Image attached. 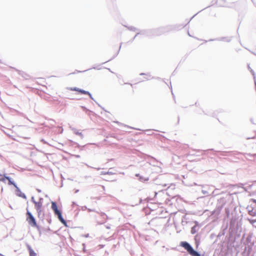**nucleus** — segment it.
I'll return each mask as SVG.
<instances>
[{"mask_svg":"<svg viewBox=\"0 0 256 256\" xmlns=\"http://www.w3.org/2000/svg\"><path fill=\"white\" fill-rule=\"evenodd\" d=\"M6 176H3L0 174V181L4 182L6 180Z\"/></svg>","mask_w":256,"mask_h":256,"instance_id":"nucleus-8","label":"nucleus"},{"mask_svg":"<svg viewBox=\"0 0 256 256\" xmlns=\"http://www.w3.org/2000/svg\"><path fill=\"white\" fill-rule=\"evenodd\" d=\"M180 246L187 250L188 253L192 256H200V254L195 251L191 246L186 242H182Z\"/></svg>","mask_w":256,"mask_h":256,"instance_id":"nucleus-1","label":"nucleus"},{"mask_svg":"<svg viewBox=\"0 0 256 256\" xmlns=\"http://www.w3.org/2000/svg\"><path fill=\"white\" fill-rule=\"evenodd\" d=\"M30 256H36V253L30 248H29Z\"/></svg>","mask_w":256,"mask_h":256,"instance_id":"nucleus-7","label":"nucleus"},{"mask_svg":"<svg viewBox=\"0 0 256 256\" xmlns=\"http://www.w3.org/2000/svg\"><path fill=\"white\" fill-rule=\"evenodd\" d=\"M52 208L54 212V214L58 216L59 220L62 223L65 224L66 223V221L63 218L60 211L58 210L57 205L55 202H52Z\"/></svg>","mask_w":256,"mask_h":256,"instance_id":"nucleus-3","label":"nucleus"},{"mask_svg":"<svg viewBox=\"0 0 256 256\" xmlns=\"http://www.w3.org/2000/svg\"><path fill=\"white\" fill-rule=\"evenodd\" d=\"M26 221L31 226L38 228V226L35 218L28 209H26Z\"/></svg>","mask_w":256,"mask_h":256,"instance_id":"nucleus-2","label":"nucleus"},{"mask_svg":"<svg viewBox=\"0 0 256 256\" xmlns=\"http://www.w3.org/2000/svg\"><path fill=\"white\" fill-rule=\"evenodd\" d=\"M6 180H8V184L9 185H14V187H16V188H18L16 185L11 180V179L10 178H9L8 176H6Z\"/></svg>","mask_w":256,"mask_h":256,"instance_id":"nucleus-6","label":"nucleus"},{"mask_svg":"<svg viewBox=\"0 0 256 256\" xmlns=\"http://www.w3.org/2000/svg\"><path fill=\"white\" fill-rule=\"evenodd\" d=\"M70 90H73V91L78 92L82 94H88V96H90V94L89 92L84 90H81V89H80V88H76V87L75 88H71Z\"/></svg>","mask_w":256,"mask_h":256,"instance_id":"nucleus-5","label":"nucleus"},{"mask_svg":"<svg viewBox=\"0 0 256 256\" xmlns=\"http://www.w3.org/2000/svg\"><path fill=\"white\" fill-rule=\"evenodd\" d=\"M250 224H252L254 222H256V220H250Z\"/></svg>","mask_w":256,"mask_h":256,"instance_id":"nucleus-9","label":"nucleus"},{"mask_svg":"<svg viewBox=\"0 0 256 256\" xmlns=\"http://www.w3.org/2000/svg\"><path fill=\"white\" fill-rule=\"evenodd\" d=\"M32 201L34 204V208L36 209L38 216L41 214L42 210V200H40L38 202H36L34 200H33V198L32 199Z\"/></svg>","mask_w":256,"mask_h":256,"instance_id":"nucleus-4","label":"nucleus"},{"mask_svg":"<svg viewBox=\"0 0 256 256\" xmlns=\"http://www.w3.org/2000/svg\"><path fill=\"white\" fill-rule=\"evenodd\" d=\"M128 84L129 86H130V87H132V84Z\"/></svg>","mask_w":256,"mask_h":256,"instance_id":"nucleus-10","label":"nucleus"}]
</instances>
